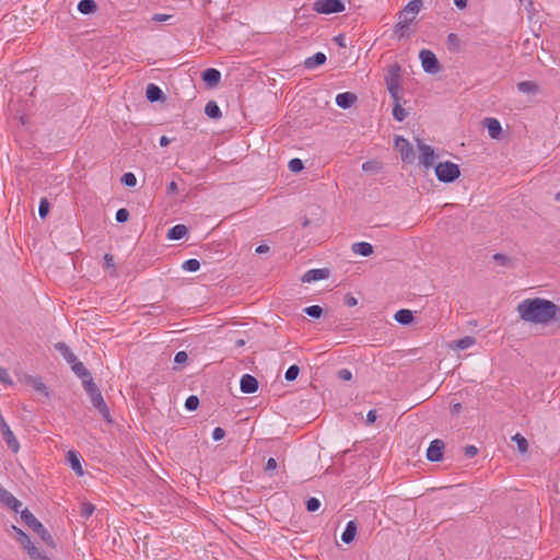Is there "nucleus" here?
Wrapping results in <instances>:
<instances>
[{
    "instance_id": "nucleus-2",
    "label": "nucleus",
    "mask_w": 560,
    "mask_h": 560,
    "mask_svg": "<svg viewBox=\"0 0 560 560\" xmlns=\"http://www.w3.org/2000/svg\"><path fill=\"white\" fill-rule=\"evenodd\" d=\"M421 5V0H411L404 10L399 12L395 35H405L408 25L416 19Z\"/></svg>"
},
{
    "instance_id": "nucleus-36",
    "label": "nucleus",
    "mask_w": 560,
    "mask_h": 560,
    "mask_svg": "<svg viewBox=\"0 0 560 560\" xmlns=\"http://www.w3.org/2000/svg\"><path fill=\"white\" fill-rule=\"evenodd\" d=\"M82 383H83V387L89 396H93L94 393L100 392V389L97 388L96 384L94 383L92 376L89 377L88 380H84Z\"/></svg>"
},
{
    "instance_id": "nucleus-33",
    "label": "nucleus",
    "mask_w": 560,
    "mask_h": 560,
    "mask_svg": "<svg viewBox=\"0 0 560 560\" xmlns=\"http://www.w3.org/2000/svg\"><path fill=\"white\" fill-rule=\"evenodd\" d=\"M182 268L187 272H196L200 269V262L196 258H190L183 262Z\"/></svg>"
},
{
    "instance_id": "nucleus-38",
    "label": "nucleus",
    "mask_w": 560,
    "mask_h": 560,
    "mask_svg": "<svg viewBox=\"0 0 560 560\" xmlns=\"http://www.w3.org/2000/svg\"><path fill=\"white\" fill-rule=\"evenodd\" d=\"M95 511L94 504L90 502H83L81 504V516L88 520Z\"/></svg>"
},
{
    "instance_id": "nucleus-7",
    "label": "nucleus",
    "mask_w": 560,
    "mask_h": 560,
    "mask_svg": "<svg viewBox=\"0 0 560 560\" xmlns=\"http://www.w3.org/2000/svg\"><path fill=\"white\" fill-rule=\"evenodd\" d=\"M395 147L400 152L401 159L404 162L411 163L415 159L413 148L410 142L404 137H396Z\"/></svg>"
},
{
    "instance_id": "nucleus-15",
    "label": "nucleus",
    "mask_w": 560,
    "mask_h": 560,
    "mask_svg": "<svg viewBox=\"0 0 560 560\" xmlns=\"http://www.w3.org/2000/svg\"><path fill=\"white\" fill-rule=\"evenodd\" d=\"M485 127L488 130L489 137L491 139H498L500 137V133L502 131V127L500 121L497 118H486L485 119Z\"/></svg>"
},
{
    "instance_id": "nucleus-48",
    "label": "nucleus",
    "mask_w": 560,
    "mask_h": 560,
    "mask_svg": "<svg viewBox=\"0 0 560 560\" xmlns=\"http://www.w3.org/2000/svg\"><path fill=\"white\" fill-rule=\"evenodd\" d=\"M187 359H188V355L185 351H178L175 354L174 362L177 364H182V363H185L187 361Z\"/></svg>"
},
{
    "instance_id": "nucleus-30",
    "label": "nucleus",
    "mask_w": 560,
    "mask_h": 560,
    "mask_svg": "<svg viewBox=\"0 0 560 560\" xmlns=\"http://www.w3.org/2000/svg\"><path fill=\"white\" fill-rule=\"evenodd\" d=\"M387 90H388L390 96L394 98V102L400 101V97H399L400 86H399V83L397 80L390 79L389 81H387Z\"/></svg>"
},
{
    "instance_id": "nucleus-43",
    "label": "nucleus",
    "mask_w": 560,
    "mask_h": 560,
    "mask_svg": "<svg viewBox=\"0 0 560 560\" xmlns=\"http://www.w3.org/2000/svg\"><path fill=\"white\" fill-rule=\"evenodd\" d=\"M49 212V202L47 199H42L38 206V214L42 219L46 218Z\"/></svg>"
},
{
    "instance_id": "nucleus-59",
    "label": "nucleus",
    "mask_w": 560,
    "mask_h": 560,
    "mask_svg": "<svg viewBox=\"0 0 560 560\" xmlns=\"http://www.w3.org/2000/svg\"><path fill=\"white\" fill-rule=\"evenodd\" d=\"M159 142L161 147H166L170 144V139L166 136H162Z\"/></svg>"
},
{
    "instance_id": "nucleus-55",
    "label": "nucleus",
    "mask_w": 560,
    "mask_h": 560,
    "mask_svg": "<svg viewBox=\"0 0 560 560\" xmlns=\"http://www.w3.org/2000/svg\"><path fill=\"white\" fill-rule=\"evenodd\" d=\"M177 188H178V187H177V184H176L175 182H171V183H168V185H167V192H168V194H174V192H176V191H177Z\"/></svg>"
},
{
    "instance_id": "nucleus-44",
    "label": "nucleus",
    "mask_w": 560,
    "mask_h": 560,
    "mask_svg": "<svg viewBox=\"0 0 560 560\" xmlns=\"http://www.w3.org/2000/svg\"><path fill=\"white\" fill-rule=\"evenodd\" d=\"M303 167H304L303 162L300 159H292L289 162V168L292 172H295V173L301 172L303 170Z\"/></svg>"
},
{
    "instance_id": "nucleus-42",
    "label": "nucleus",
    "mask_w": 560,
    "mask_h": 560,
    "mask_svg": "<svg viewBox=\"0 0 560 560\" xmlns=\"http://www.w3.org/2000/svg\"><path fill=\"white\" fill-rule=\"evenodd\" d=\"M320 508V501L317 498H310L306 501V510L308 512H316Z\"/></svg>"
},
{
    "instance_id": "nucleus-35",
    "label": "nucleus",
    "mask_w": 560,
    "mask_h": 560,
    "mask_svg": "<svg viewBox=\"0 0 560 560\" xmlns=\"http://www.w3.org/2000/svg\"><path fill=\"white\" fill-rule=\"evenodd\" d=\"M512 440L516 443L520 453L524 454L528 451V442L523 435L516 433Z\"/></svg>"
},
{
    "instance_id": "nucleus-60",
    "label": "nucleus",
    "mask_w": 560,
    "mask_h": 560,
    "mask_svg": "<svg viewBox=\"0 0 560 560\" xmlns=\"http://www.w3.org/2000/svg\"><path fill=\"white\" fill-rule=\"evenodd\" d=\"M268 250H269V247L267 245H259L256 248V253H258V254H264V253H267Z\"/></svg>"
},
{
    "instance_id": "nucleus-22",
    "label": "nucleus",
    "mask_w": 560,
    "mask_h": 560,
    "mask_svg": "<svg viewBox=\"0 0 560 560\" xmlns=\"http://www.w3.org/2000/svg\"><path fill=\"white\" fill-rule=\"evenodd\" d=\"M357 530H358V527H357V524L354 521H349L346 525V528L341 535V540L345 542V544H350L354 540V537L357 535Z\"/></svg>"
},
{
    "instance_id": "nucleus-14",
    "label": "nucleus",
    "mask_w": 560,
    "mask_h": 560,
    "mask_svg": "<svg viewBox=\"0 0 560 560\" xmlns=\"http://www.w3.org/2000/svg\"><path fill=\"white\" fill-rule=\"evenodd\" d=\"M67 459L71 469L78 475L83 476L84 470L81 464V456L77 451H69L67 453Z\"/></svg>"
},
{
    "instance_id": "nucleus-23",
    "label": "nucleus",
    "mask_w": 560,
    "mask_h": 560,
    "mask_svg": "<svg viewBox=\"0 0 560 560\" xmlns=\"http://www.w3.org/2000/svg\"><path fill=\"white\" fill-rule=\"evenodd\" d=\"M188 232V229L184 224H176L171 228L167 232V238L172 241H177L183 238Z\"/></svg>"
},
{
    "instance_id": "nucleus-10",
    "label": "nucleus",
    "mask_w": 560,
    "mask_h": 560,
    "mask_svg": "<svg viewBox=\"0 0 560 560\" xmlns=\"http://www.w3.org/2000/svg\"><path fill=\"white\" fill-rule=\"evenodd\" d=\"M444 443L441 440H434L427 450V458L430 462H439L443 457Z\"/></svg>"
},
{
    "instance_id": "nucleus-8",
    "label": "nucleus",
    "mask_w": 560,
    "mask_h": 560,
    "mask_svg": "<svg viewBox=\"0 0 560 560\" xmlns=\"http://www.w3.org/2000/svg\"><path fill=\"white\" fill-rule=\"evenodd\" d=\"M418 141V148H419V161L424 167H431L434 164L435 160V153L434 150L420 141V139H417Z\"/></svg>"
},
{
    "instance_id": "nucleus-12",
    "label": "nucleus",
    "mask_w": 560,
    "mask_h": 560,
    "mask_svg": "<svg viewBox=\"0 0 560 560\" xmlns=\"http://www.w3.org/2000/svg\"><path fill=\"white\" fill-rule=\"evenodd\" d=\"M240 387L244 394H254L258 389V381L250 374H244L241 377Z\"/></svg>"
},
{
    "instance_id": "nucleus-41",
    "label": "nucleus",
    "mask_w": 560,
    "mask_h": 560,
    "mask_svg": "<svg viewBox=\"0 0 560 560\" xmlns=\"http://www.w3.org/2000/svg\"><path fill=\"white\" fill-rule=\"evenodd\" d=\"M199 406V398L195 395L189 396L185 401V408L189 411H194Z\"/></svg>"
},
{
    "instance_id": "nucleus-20",
    "label": "nucleus",
    "mask_w": 560,
    "mask_h": 560,
    "mask_svg": "<svg viewBox=\"0 0 560 560\" xmlns=\"http://www.w3.org/2000/svg\"><path fill=\"white\" fill-rule=\"evenodd\" d=\"M55 349L62 355L68 364L74 363V361L78 359L65 342H57L55 345Z\"/></svg>"
},
{
    "instance_id": "nucleus-13",
    "label": "nucleus",
    "mask_w": 560,
    "mask_h": 560,
    "mask_svg": "<svg viewBox=\"0 0 560 560\" xmlns=\"http://www.w3.org/2000/svg\"><path fill=\"white\" fill-rule=\"evenodd\" d=\"M328 275H329V271L325 268L310 269L303 275L302 281L310 283V282L326 279L328 277Z\"/></svg>"
},
{
    "instance_id": "nucleus-26",
    "label": "nucleus",
    "mask_w": 560,
    "mask_h": 560,
    "mask_svg": "<svg viewBox=\"0 0 560 560\" xmlns=\"http://www.w3.org/2000/svg\"><path fill=\"white\" fill-rule=\"evenodd\" d=\"M352 250L357 255L366 257L373 253V246L368 242H358L352 245Z\"/></svg>"
},
{
    "instance_id": "nucleus-3",
    "label": "nucleus",
    "mask_w": 560,
    "mask_h": 560,
    "mask_svg": "<svg viewBox=\"0 0 560 560\" xmlns=\"http://www.w3.org/2000/svg\"><path fill=\"white\" fill-rule=\"evenodd\" d=\"M13 530L18 534V540L27 551L28 556L33 560H50L45 553H43L31 540L30 536L16 526H12Z\"/></svg>"
},
{
    "instance_id": "nucleus-11",
    "label": "nucleus",
    "mask_w": 560,
    "mask_h": 560,
    "mask_svg": "<svg viewBox=\"0 0 560 560\" xmlns=\"http://www.w3.org/2000/svg\"><path fill=\"white\" fill-rule=\"evenodd\" d=\"M0 502L14 512H19L22 506V503L4 488L0 489Z\"/></svg>"
},
{
    "instance_id": "nucleus-18",
    "label": "nucleus",
    "mask_w": 560,
    "mask_h": 560,
    "mask_svg": "<svg viewBox=\"0 0 560 560\" xmlns=\"http://www.w3.org/2000/svg\"><path fill=\"white\" fill-rule=\"evenodd\" d=\"M21 517L32 529L36 532L44 530L43 524L27 509L21 512Z\"/></svg>"
},
{
    "instance_id": "nucleus-24",
    "label": "nucleus",
    "mask_w": 560,
    "mask_h": 560,
    "mask_svg": "<svg viewBox=\"0 0 560 560\" xmlns=\"http://www.w3.org/2000/svg\"><path fill=\"white\" fill-rule=\"evenodd\" d=\"M145 96L150 102H158L163 98V92L158 85L150 83L147 86Z\"/></svg>"
},
{
    "instance_id": "nucleus-53",
    "label": "nucleus",
    "mask_w": 560,
    "mask_h": 560,
    "mask_svg": "<svg viewBox=\"0 0 560 560\" xmlns=\"http://www.w3.org/2000/svg\"><path fill=\"white\" fill-rule=\"evenodd\" d=\"M377 415L375 410H370L366 415V422L374 423L376 421Z\"/></svg>"
},
{
    "instance_id": "nucleus-56",
    "label": "nucleus",
    "mask_w": 560,
    "mask_h": 560,
    "mask_svg": "<svg viewBox=\"0 0 560 560\" xmlns=\"http://www.w3.org/2000/svg\"><path fill=\"white\" fill-rule=\"evenodd\" d=\"M357 303H358V301H357V299H355V298H353V296H348V298H347V300H346V304H347L348 306H350V307H351V306H355V305H357Z\"/></svg>"
},
{
    "instance_id": "nucleus-19",
    "label": "nucleus",
    "mask_w": 560,
    "mask_h": 560,
    "mask_svg": "<svg viewBox=\"0 0 560 560\" xmlns=\"http://www.w3.org/2000/svg\"><path fill=\"white\" fill-rule=\"evenodd\" d=\"M326 55L324 52H316L314 56L308 57L304 61V67L308 70H313L318 66H322L326 62Z\"/></svg>"
},
{
    "instance_id": "nucleus-9",
    "label": "nucleus",
    "mask_w": 560,
    "mask_h": 560,
    "mask_svg": "<svg viewBox=\"0 0 560 560\" xmlns=\"http://www.w3.org/2000/svg\"><path fill=\"white\" fill-rule=\"evenodd\" d=\"M91 402L95 409L102 415V417L107 421L112 422L109 409L101 394V392L94 393L93 396H90Z\"/></svg>"
},
{
    "instance_id": "nucleus-37",
    "label": "nucleus",
    "mask_w": 560,
    "mask_h": 560,
    "mask_svg": "<svg viewBox=\"0 0 560 560\" xmlns=\"http://www.w3.org/2000/svg\"><path fill=\"white\" fill-rule=\"evenodd\" d=\"M304 313L313 318H319L323 314V308L319 305H311L304 308Z\"/></svg>"
},
{
    "instance_id": "nucleus-17",
    "label": "nucleus",
    "mask_w": 560,
    "mask_h": 560,
    "mask_svg": "<svg viewBox=\"0 0 560 560\" xmlns=\"http://www.w3.org/2000/svg\"><path fill=\"white\" fill-rule=\"evenodd\" d=\"M202 80L209 86H215L221 80V72L214 68H208L202 72Z\"/></svg>"
},
{
    "instance_id": "nucleus-50",
    "label": "nucleus",
    "mask_w": 560,
    "mask_h": 560,
    "mask_svg": "<svg viewBox=\"0 0 560 560\" xmlns=\"http://www.w3.org/2000/svg\"><path fill=\"white\" fill-rule=\"evenodd\" d=\"M277 468V460L272 457L268 458L266 463V471H272Z\"/></svg>"
},
{
    "instance_id": "nucleus-54",
    "label": "nucleus",
    "mask_w": 560,
    "mask_h": 560,
    "mask_svg": "<svg viewBox=\"0 0 560 560\" xmlns=\"http://www.w3.org/2000/svg\"><path fill=\"white\" fill-rule=\"evenodd\" d=\"M477 447L474 445H469L465 448V454L469 457H472L477 454Z\"/></svg>"
},
{
    "instance_id": "nucleus-39",
    "label": "nucleus",
    "mask_w": 560,
    "mask_h": 560,
    "mask_svg": "<svg viewBox=\"0 0 560 560\" xmlns=\"http://www.w3.org/2000/svg\"><path fill=\"white\" fill-rule=\"evenodd\" d=\"M299 373H300V368L298 365L293 364L288 368V370L285 371L284 377L287 381L292 382V381L296 380V377L299 376Z\"/></svg>"
},
{
    "instance_id": "nucleus-58",
    "label": "nucleus",
    "mask_w": 560,
    "mask_h": 560,
    "mask_svg": "<svg viewBox=\"0 0 560 560\" xmlns=\"http://www.w3.org/2000/svg\"><path fill=\"white\" fill-rule=\"evenodd\" d=\"M335 39L340 47L347 46L346 37L338 36V37H335Z\"/></svg>"
},
{
    "instance_id": "nucleus-62",
    "label": "nucleus",
    "mask_w": 560,
    "mask_h": 560,
    "mask_svg": "<svg viewBox=\"0 0 560 560\" xmlns=\"http://www.w3.org/2000/svg\"><path fill=\"white\" fill-rule=\"evenodd\" d=\"M460 409H462V405H460V404H454V405L452 406V410H453V412H459V411H460Z\"/></svg>"
},
{
    "instance_id": "nucleus-5",
    "label": "nucleus",
    "mask_w": 560,
    "mask_h": 560,
    "mask_svg": "<svg viewBox=\"0 0 560 560\" xmlns=\"http://www.w3.org/2000/svg\"><path fill=\"white\" fill-rule=\"evenodd\" d=\"M313 9L317 13L331 14L345 11V4L341 0H316Z\"/></svg>"
},
{
    "instance_id": "nucleus-31",
    "label": "nucleus",
    "mask_w": 560,
    "mask_h": 560,
    "mask_svg": "<svg viewBox=\"0 0 560 560\" xmlns=\"http://www.w3.org/2000/svg\"><path fill=\"white\" fill-rule=\"evenodd\" d=\"M476 343V338L466 336L456 341L455 348L458 350H466Z\"/></svg>"
},
{
    "instance_id": "nucleus-16",
    "label": "nucleus",
    "mask_w": 560,
    "mask_h": 560,
    "mask_svg": "<svg viewBox=\"0 0 560 560\" xmlns=\"http://www.w3.org/2000/svg\"><path fill=\"white\" fill-rule=\"evenodd\" d=\"M355 101L357 96L351 92L339 93L336 96V104L342 109L350 108L355 103Z\"/></svg>"
},
{
    "instance_id": "nucleus-64",
    "label": "nucleus",
    "mask_w": 560,
    "mask_h": 560,
    "mask_svg": "<svg viewBox=\"0 0 560 560\" xmlns=\"http://www.w3.org/2000/svg\"><path fill=\"white\" fill-rule=\"evenodd\" d=\"M556 199L560 201V191L556 195Z\"/></svg>"
},
{
    "instance_id": "nucleus-29",
    "label": "nucleus",
    "mask_w": 560,
    "mask_h": 560,
    "mask_svg": "<svg viewBox=\"0 0 560 560\" xmlns=\"http://www.w3.org/2000/svg\"><path fill=\"white\" fill-rule=\"evenodd\" d=\"M97 4L94 0H81L78 4V10L83 14H90L95 12Z\"/></svg>"
},
{
    "instance_id": "nucleus-61",
    "label": "nucleus",
    "mask_w": 560,
    "mask_h": 560,
    "mask_svg": "<svg viewBox=\"0 0 560 560\" xmlns=\"http://www.w3.org/2000/svg\"><path fill=\"white\" fill-rule=\"evenodd\" d=\"M104 259H105V262H106L107 266H113L114 265L113 256L112 255L106 254Z\"/></svg>"
},
{
    "instance_id": "nucleus-46",
    "label": "nucleus",
    "mask_w": 560,
    "mask_h": 560,
    "mask_svg": "<svg viewBox=\"0 0 560 560\" xmlns=\"http://www.w3.org/2000/svg\"><path fill=\"white\" fill-rule=\"evenodd\" d=\"M224 435H225V431L220 427L214 428L212 431V439L215 442L221 441L224 438Z\"/></svg>"
},
{
    "instance_id": "nucleus-57",
    "label": "nucleus",
    "mask_w": 560,
    "mask_h": 560,
    "mask_svg": "<svg viewBox=\"0 0 560 560\" xmlns=\"http://www.w3.org/2000/svg\"><path fill=\"white\" fill-rule=\"evenodd\" d=\"M454 3L457 8L464 9L467 5V0H454Z\"/></svg>"
},
{
    "instance_id": "nucleus-47",
    "label": "nucleus",
    "mask_w": 560,
    "mask_h": 560,
    "mask_svg": "<svg viewBox=\"0 0 560 560\" xmlns=\"http://www.w3.org/2000/svg\"><path fill=\"white\" fill-rule=\"evenodd\" d=\"M0 381L8 385L12 384V380L10 377L8 370L0 368Z\"/></svg>"
},
{
    "instance_id": "nucleus-40",
    "label": "nucleus",
    "mask_w": 560,
    "mask_h": 560,
    "mask_svg": "<svg viewBox=\"0 0 560 560\" xmlns=\"http://www.w3.org/2000/svg\"><path fill=\"white\" fill-rule=\"evenodd\" d=\"M121 183L127 187H135L137 185V177L133 173H125L121 177Z\"/></svg>"
},
{
    "instance_id": "nucleus-34",
    "label": "nucleus",
    "mask_w": 560,
    "mask_h": 560,
    "mask_svg": "<svg viewBox=\"0 0 560 560\" xmlns=\"http://www.w3.org/2000/svg\"><path fill=\"white\" fill-rule=\"evenodd\" d=\"M517 90L522 93L530 94L536 92L537 85L533 81H522L517 84Z\"/></svg>"
},
{
    "instance_id": "nucleus-25",
    "label": "nucleus",
    "mask_w": 560,
    "mask_h": 560,
    "mask_svg": "<svg viewBox=\"0 0 560 560\" xmlns=\"http://www.w3.org/2000/svg\"><path fill=\"white\" fill-rule=\"evenodd\" d=\"M70 365H71V370L73 371V373L78 377H80L82 380V382L84 380H88L89 377H91V373L89 372V370L78 359L74 361V363H72Z\"/></svg>"
},
{
    "instance_id": "nucleus-52",
    "label": "nucleus",
    "mask_w": 560,
    "mask_h": 560,
    "mask_svg": "<svg viewBox=\"0 0 560 560\" xmlns=\"http://www.w3.org/2000/svg\"><path fill=\"white\" fill-rule=\"evenodd\" d=\"M493 259L499 262L500 265H505L508 261V257L503 254H494Z\"/></svg>"
},
{
    "instance_id": "nucleus-4",
    "label": "nucleus",
    "mask_w": 560,
    "mask_h": 560,
    "mask_svg": "<svg viewBox=\"0 0 560 560\" xmlns=\"http://www.w3.org/2000/svg\"><path fill=\"white\" fill-rule=\"evenodd\" d=\"M435 175L440 182L452 183L460 175L459 167L453 162H442L435 166Z\"/></svg>"
},
{
    "instance_id": "nucleus-51",
    "label": "nucleus",
    "mask_w": 560,
    "mask_h": 560,
    "mask_svg": "<svg viewBox=\"0 0 560 560\" xmlns=\"http://www.w3.org/2000/svg\"><path fill=\"white\" fill-rule=\"evenodd\" d=\"M171 19H173V15H167V14H154L152 18V20L156 21V22H165Z\"/></svg>"
},
{
    "instance_id": "nucleus-45",
    "label": "nucleus",
    "mask_w": 560,
    "mask_h": 560,
    "mask_svg": "<svg viewBox=\"0 0 560 560\" xmlns=\"http://www.w3.org/2000/svg\"><path fill=\"white\" fill-rule=\"evenodd\" d=\"M115 219L119 223L126 222L129 219L128 210L125 209V208H121V209L117 210Z\"/></svg>"
},
{
    "instance_id": "nucleus-49",
    "label": "nucleus",
    "mask_w": 560,
    "mask_h": 560,
    "mask_svg": "<svg viewBox=\"0 0 560 560\" xmlns=\"http://www.w3.org/2000/svg\"><path fill=\"white\" fill-rule=\"evenodd\" d=\"M338 376L342 381H350L352 378V373L348 369H342L338 372Z\"/></svg>"
},
{
    "instance_id": "nucleus-32",
    "label": "nucleus",
    "mask_w": 560,
    "mask_h": 560,
    "mask_svg": "<svg viewBox=\"0 0 560 560\" xmlns=\"http://www.w3.org/2000/svg\"><path fill=\"white\" fill-rule=\"evenodd\" d=\"M400 101L394 102L393 116L397 121H404L407 117L406 109L400 105Z\"/></svg>"
},
{
    "instance_id": "nucleus-28",
    "label": "nucleus",
    "mask_w": 560,
    "mask_h": 560,
    "mask_svg": "<svg viewBox=\"0 0 560 560\" xmlns=\"http://www.w3.org/2000/svg\"><path fill=\"white\" fill-rule=\"evenodd\" d=\"M394 317H395L396 322L401 325H408L413 319L412 312L409 310H405V308L397 311Z\"/></svg>"
},
{
    "instance_id": "nucleus-21",
    "label": "nucleus",
    "mask_w": 560,
    "mask_h": 560,
    "mask_svg": "<svg viewBox=\"0 0 560 560\" xmlns=\"http://www.w3.org/2000/svg\"><path fill=\"white\" fill-rule=\"evenodd\" d=\"M27 384L33 387L37 393L43 394L44 396H49L48 387L45 385L43 380L39 376H30L27 378Z\"/></svg>"
},
{
    "instance_id": "nucleus-27",
    "label": "nucleus",
    "mask_w": 560,
    "mask_h": 560,
    "mask_svg": "<svg viewBox=\"0 0 560 560\" xmlns=\"http://www.w3.org/2000/svg\"><path fill=\"white\" fill-rule=\"evenodd\" d=\"M205 114L209 118H213V119H219L222 116L221 109H220L219 105L217 104V102H214V101H209L206 104Z\"/></svg>"
},
{
    "instance_id": "nucleus-6",
    "label": "nucleus",
    "mask_w": 560,
    "mask_h": 560,
    "mask_svg": "<svg viewBox=\"0 0 560 560\" xmlns=\"http://www.w3.org/2000/svg\"><path fill=\"white\" fill-rule=\"evenodd\" d=\"M419 58L424 72L435 74L440 71L439 60L431 50L422 49Z\"/></svg>"
},
{
    "instance_id": "nucleus-1",
    "label": "nucleus",
    "mask_w": 560,
    "mask_h": 560,
    "mask_svg": "<svg viewBox=\"0 0 560 560\" xmlns=\"http://www.w3.org/2000/svg\"><path fill=\"white\" fill-rule=\"evenodd\" d=\"M517 312L525 322L545 325L556 318L559 307L549 300L535 298L523 300Z\"/></svg>"
},
{
    "instance_id": "nucleus-63",
    "label": "nucleus",
    "mask_w": 560,
    "mask_h": 560,
    "mask_svg": "<svg viewBox=\"0 0 560 560\" xmlns=\"http://www.w3.org/2000/svg\"><path fill=\"white\" fill-rule=\"evenodd\" d=\"M362 168H363L364 171L370 170V162H365V163H363Z\"/></svg>"
}]
</instances>
